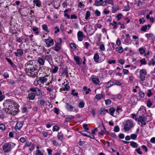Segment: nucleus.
I'll return each mask as SVG.
<instances>
[{
	"label": "nucleus",
	"instance_id": "nucleus-5",
	"mask_svg": "<svg viewBox=\"0 0 155 155\" xmlns=\"http://www.w3.org/2000/svg\"><path fill=\"white\" fill-rule=\"evenodd\" d=\"M133 127V123L130 120H127L126 121V124L124 126V129L126 131H128Z\"/></svg>",
	"mask_w": 155,
	"mask_h": 155
},
{
	"label": "nucleus",
	"instance_id": "nucleus-61",
	"mask_svg": "<svg viewBox=\"0 0 155 155\" xmlns=\"http://www.w3.org/2000/svg\"><path fill=\"white\" fill-rule=\"evenodd\" d=\"M3 76L5 78H7L9 77V75L8 73L5 72L3 74Z\"/></svg>",
	"mask_w": 155,
	"mask_h": 155
},
{
	"label": "nucleus",
	"instance_id": "nucleus-63",
	"mask_svg": "<svg viewBox=\"0 0 155 155\" xmlns=\"http://www.w3.org/2000/svg\"><path fill=\"white\" fill-rule=\"evenodd\" d=\"M19 140L21 142L24 143L25 142L26 139L24 137H22L20 138Z\"/></svg>",
	"mask_w": 155,
	"mask_h": 155
},
{
	"label": "nucleus",
	"instance_id": "nucleus-51",
	"mask_svg": "<svg viewBox=\"0 0 155 155\" xmlns=\"http://www.w3.org/2000/svg\"><path fill=\"white\" fill-rule=\"evenodd\" d=\"M147 26L146 25L144 26H143L141 28V30L145 32L147 29Z\"/></svg>",
	"mask_w": 155,
	"mask_h": 155
},
{
	"label": "nucleus",
	"instance_id": "nucleus-41",
	"mask_svg": "<svg viewBox=\"0 0 155 155\" xmlns=\"http://www.w3.org/2000/svg\"><path fill=\"white\" fill-rule=\"evenodd\" d=\"M16 41L18 42L21 43L22 41L23 38L22 37H21L20 38H19L18 37H17L16 38Z\"/></svg>",
	"mask_w": 155,
	"mask_h": 155
},
{
	"label": "nucleus",
	"instance_id": "nucleus-11",
	"mask_svg": "<svg viewBox=\"0 0 155 155\" xmlns=\"http://www.w3.org/2000/svg\"><path fill=\"white\" fill-rule=\"evenodd\" d=\"M110 4L111 5H114V2L113 0H106L102 2V6H105L107 5V4Z\"/></svg>",
	"mask_w": 155,
	"mask_h": 155
},
{
	"label": "nucleus",
	"instance_id": "nucleus-33",
	"mask_svg": "<svg viewBox=\"0 0 155 155\" xmlns=\"http://www.w3.org/2000/svg\"><path fill=\"white\" fill-rule=\"evenodd\" d=\"M90 15L91 13L89 11H87L85 16V19L86 20H88Z\"/></svg>",
	"mask_w": 155,
	"mask_h": 155
},
{
	"label": "nucleus",
	"instance_id": "nucleus-52",
	"mask_svg": "<svg viewBox=\"0 0 155 155\" xmlns=\"http://www.w3.org/2000/svg\"><path fill=\"white\" fill-rule=\"evenodd\" d=\"M111 101L110 99H107L105 100V103L107 105H109L110 104Z\"/></svg>",
	"mask_w": 155,
	"mask_h": 155
},
{
	"label": "nucleus",
	"instance_id": "nucleus-1",
	"mask_svg": "<svg viewBox=\"0 0 155 155\" xmlns=\"http://www.w3.org/2000/svg\"><path fill=\"white\" fill-rule=\"evenodd\" d=\"M25 71L29 77L38 78V67L34 60L29 61L25 64Z\"/></svg>",
	"mask_w": 155,
	"mask_h": 155
},
{
	"label": "nucleus",
	"instance_id": "nucleus-22",
	"mask_svg": "<svg viewBox=\"0 0 155 155\" xmlns=\"http://www.w3.org/2000/svg\"><path fill=\"white\" fill-rule=\"evenodd\" d=\"M38 62L40 65H43L44 64L45 61L42 58H39L38 59Z\"/></svg>",
	"mask_w": 155,
	"mask_h": 155
},
{
	"label": "nucleus",
	"instance_id": "nucleus-19",
	"mask_svg": "<svg viewBox=\"0 0 155 155\" xmlns=\"http://www.w3.org/2000/svg\"><path fill=\"white\" fill-rule=\"evenodd\" d=\"M146 36L148 39H151L153 41H155V36L151 33L146 34Z\"/></svg>",
	"mask_w": 155,
	"mask_h": 155
},
{
	"label": "nucleus",
	"instance_id": "nucleus-6",
	"mask_svg": "<svg viewBox=\"0 0 155 155\" xmlns=\"http://www.w3.org/2000/svg\"><path fill=\"white\" fill-rule=\"evenodd\" d=\"M48 77V75H47L44 76L40 77L38 79L40 82V85H43L45 83H46L48 81L47 78Z\"/></svg>",
	"mask_w": 155,
	"mask_h": 155
},
{
	"label": "nucleus",
	"instance_id": "nucleus-59",
	"mask_svg": "<svg viewBox=\"0 0 155 155\" xmlns=\"http://www.w3.org/2000/svg\"><path fill=\"white\" fill-rule=\"evenodd\" d=\"M124 8L125 9H124V10L126 11H127L129 10L130 8L129 5H127L126 6H125Z\"/></svg>",
	"mask_w": 155,
	"mask_h": 155
},
{
	"label": "nucleus",
	"instance_id": "nucleus-39",
	"mask_svg": "<svg viewBox=\"0 0 155 155\" xmlns=\"http://www.w3.org/2000/svg\"><path fill=\"white\" fill-rule=\"evenodd\" d=\"M138 50L140 51V54H143L145 52V50L142 48H139Z\"/></svg>",
	"mask_w": 155,
	"mask_h": 155
},
{
	"label": "nucleus",
	"instance_id": "nucleus-28",
	"mask_svg": "<svg viewBox=\"0 0 155 155\" xmlns=\"http://www.w3.org/2000/svg\"><path fill=\"white\" fill-rule=\"evenodd\" d=\"M83 89L85 91V94H88L89 92L91 91V90L90 88H87V87L86 86H84L83 87Z\"/></svg>",
	"mask_w": 155,
	"mask_h": 155
},
{
	"label": "nucleus",
	"instance_id": "nucleus-32",
	"mask_svg": "<svg viewBox=\"0 0 155 155\" xmlns=\"http://www.w3.org/2000/svg\"><path fill=\"white\" fill-rule=\"evenodd\" d=\"M45 58L46 60L49 62L51 59V55H46L45 56Z\"/></svg>",
	"mask_w": 155,
	"mask_h": 155
},
{
	"label": "nucleus",
	"instance_id": "nucleus-20",
	"mask_svg": "<svg viewBox=\"0 0 155 155\" xmlns=\"http://www.w3.org/2000/svg\"><path fill=\"white\" fill-rule=\"evenodd\" d=\"M104 94L101 93L96 94L95 96V98L97 100H100L102 98H104Z\"/></svg>",
	"mask_w": 155,
	"mask_h": 155
},
{
	"label": "nucleus",
	"instance_id": "nucleus-47",
	"mask_svg": "<svg viewBox=\"0 0 155 155\" xmlns=\"http://www.w3.org/2000/svg\"><path fill=\"white\" fill-rule=\"evenodd\" d=\"M87 132L89 133V135H87V137L91 138L92 139H94L95 138L94 136L93 135V134H91L90 133L87 131Z\"/></svg>",
	"mask_w": 155,
	"mask_h": 155
},
{
	"label": "nucleus",
	"instance_id": "nucleus-50",
	"mask_svg": "<svg viewBox=\"0 0 155 155\" xmlns=\"http://www.w3.org/2000/svg\"><path fill=\"white\" fill-rule=\"evenodd\" d=\"M114 131L115 132H118L120 130V128L118 126H116L114 127Z\"/></svg>",
	"mask_w": 155,
	"mask_h": 155
},
{
	"label": "nucleus",
	"instance_id": "nucleus-42",
	"mask_svg": "<svg viewBox=\"0 0 155 155\" xmlns=\"http://www.w3.org/2000/svg\"><path fill=\"white\" fill-rule=\"evenodd\" d=\"M59 129V127L57 125H55L53 126L52 130L53 131H57Z\"/></svg>",
	"mask_w": 155,
	"mask_h": 155
},
{
	"label": "nucleus",
	"instance_id": "nucleus-34",
	"mask_svg": "<svg viewBox=\"0 0 155 155\" xmlns=\"http://www.w3.org/2000/svg\"><path fill=\"white\" fill-rule=\"evenodd\" d=\"M74 118V117L73 116H71L69 117H67L65 118V121L66 122H68L71 120L73 119Z\"/></svg>",
	"mask_w": 155,
	"mask_h": 155
},
{
	"label": "nucleus",
	"instance_id": "nucleus-3",
	"mask_svg": "<svg viewBox=\"0 0 155 155\" xmlns=\"http://www.w3.org/2000/svg\"><path fill=\"white\" fill-rule=\"evenodd\" d=\"M12 144L11 142H9L5 143L2 145V150L5 153H8L11 151L12 148Z\"/></svg>",
	"mask_w": 155,
	"mask_h": 155
},
{
	"label": "nucleus",
	"instance_id": "nucleus-55",
	"mask_svg": "<svg viewBox=\"0 0 155 155\" xmlns=\"http://www.w3.org/2000/svg\"><path fill=\"white\" fill-rule=\"evenodd\" d=\"M139 94L140 95V96L142 98H143L144 97V94L143 92L142 91H140L139 92Z\"/></svg>",
	"mask_w": 155,
	"mask_h": 155
},
{
	"label": "nucleus",
	"instance_id": "nucleus-49",
	"mask_svg": "<svg viewBox=\"0 0 155 155\" xmlns=\"http://www.w3.org/2000/svg\"><path fill=\"white\" fill-rule=\"evenodd\" d=\"M141 64H146L147 63L146 61H145L144 58H143L140 60Z\"/></svg>",
	"mask_w": 155,
	"mask_h": 155
},
{
	"label": "nucleus",
	"instance_id": "nucleus-58",
	"mask_svg": "<svg viewBox=\"0 0 155 155\" xmlns=\"http://www.w3.org/2000/svg\"><path fill=\"white\" fill-rule=\"evenodd\" d=\"M58 67L57 66H55L52 70V72L53 73H56L58 70Z\"/></svg>",
	"mask_w": 155,
	"mask_h": 155
},
{
	"label": "nucleus",
	"instance_id": "nucleus-15",
	"mask_svg": "<svg viewBox=\"0 0 155 155\" xmlns=\"http://www.w3.org/2000/svg\"><path fill=\"white\" fill-rule=\"evenodd\" d=\"M64 87L61 88L60 89V91L62 92L65 91H69L70 89V87L68 84H66L64 85Z\"/></svg>",
	"mask_w": 155,
	"mask_h": 155
},
{
	"label": "nucleus",
	"instance_id": "nucleus-44",
	"mask_svg": "<svg viewBox=\"0 0 155 155\" xmlns=\"http://www.w3.org/2000/svg\"><path fill=\"white\" fill-rule=\"evenodd\" d=\"M130 138L133 140L135 139L137 137V135L135 134H132L130 135Z\"/></svg>",
	"mask_w": 155,
	"mask_h": 155
},
{
	"label": "nucleus",
	"instance_id": "nucleus-38",
	"mask_svg": "<svg viewBox=\"0 0 155 155\" xmlns=\"http://www.w3.org/2000/svg\"><path fill=\"white\" fill-rule=\"evenodd\" d=\"M6 127L5 125L3 124H0V129L2 130H4L5 129Z\"/></svg>",
	"mask_w": 155,
	"mask_h": 155
},
{
	"label": "nucleus",
	"instance_id": "nucleus-37",
	"mask_svg": "<svg viewBox=\"0 0 155 155\" xmlns=\"http://www.w3.org/2000/svg\"><path fill=\"white\" fill-rule=\"evenodd\" d=\"M114 82V84H115L117 85L120 86L122 84L121 82H120L119 81L117 80H115L113 81Z\"/></svg>",
	"mask_w": 155,
	"mask_h": 155
},
{
	"label": "nucleus",
	"instance_id": "nucleus-64",
	"mask_svg": "<svg viewBox=\"0 0 155 155\" xmlns=\"http://www.w3.org/2000/svg\"><path fill=\"white\" fill-rule=\"evenodd\" d=\"M100 114L101 115H104L105 114L104 110L103 109H101L100 110Z\"/></svg>",
	"mask_w": 155,
	"mask_h": 155
},
{
	"label": "nucleus",
	"instance_id": "nucleus-35",
	"mask_svg": "<svg viewBox=\"0 0 155 155\" xmlns=\"http://www.w3.org/2000/svg\"><path fill=\"white\" fill-rule=\"evenodd\" d=\"M70 46L71 48L73 50H75L76 48V45L74 43H70Z\"/></svg>",
	"mask_w": 155,
	"mask_h": 155
},
{
	"label": "nucleus",
	"instance_id": "nucleus-25",
	"mask_svg": "<svg viewBox=\"0 0 155 155\" xmlns=\"http://www.w3.org/2000/svg\"><path fill=\"white\" fill-rule=\"evenodd\" d=\"M130 145L134 148H137L138 146V144L136 142L133 141L130 142Z\"/></svg>",
	"mask_w": 155,
	"mask_h": 155
},
{
	"label": "nucleus",
	"instance_id": "nucleus-8",
	"mask_svg": "<svg viewBox=\"0 0 155 155\" xmlns=\"http://www.w3.org/2000/svg\"><path fill=\"white\" fill-rule=\"evenodd\" d=\"M44 41L48 47H50L54 44L53 40L50 37L48 39H45Z\"/></svg>",
	"mask_w": 155,
	"mask_h": 155
},
{
	"label": "nucleus",
	"instance_id": "nucleus-18",
	"mask_svg": "<svg viewBox=\"0 0 155 155\" xmlns=\"http://www.w3.org/2000/svg\"><path fill=\"white\" fill-rule=\"evenodd\" d=\"M74 60L76 61L77 64L80 65L81 64L82 59L77 56H74Z\"/></svg>",
	"mask_w": 155,
	"mask_h": 155
},
{
	"label": "nucleus",
	"instance_id": "nucleus-45",
	"mask_svg": "<svg viewBox=\"0 0 155 155\" xmlns=\"http://www.w3.org/2000/svg\"><path fill=\"white\" fill-rule=\"evenodd\" d=\"M101 2L100 1H96L95 2V5L96 6H98L100 5H102V2H101L102 3H101Z\"/></svg>",
	"mask_w": 155,
	"mask_h": 155
},
{
	"label": "nucleus",
	"instance_id": "nucleus-31",
	"mask_svg": "<svg viewBox=\"0 0 155 155\" xmlns=\"http://www.w3.org/2000/svg\"><path fill=\"white\" fill-rule=\"evenodd\" d=\"M114 84V82L113 81H109L106 84V87L107 88L110 87L111 86Z\"/></svg>",
	"mask_w": 155,
	"mask_h": 155
},
{
	"label": "nucleus",
	"instance_id": "nucleus-17",
	"mask_svg": "<svg viewBox=\"0 0 155 155\" xmlns=\"http://www.w3.org/2000/svg\"><path fill=\"white\" fill-rule=\"evenodd\" d=\"M23 123V121H20L17 122L15 126V129H20L22 127Z\"/></svg>",
	"mask_w": 155,
	"mask_h": 155
},
{
	"label": "nucleus",
	"instance_id": "nucleus-16",
	"mask_svg": "<svg viewBox=\"0 0 155 155\" xmlns=\"http://www.w3.org/2000/svg\"><path fill=\"white\" fill-rule=\"evenodd\" d=\"M61 48V45L59 43L57 42L55 44V46L54 47V49L56 51L58 52L60 51Z\"/></svg>",
	"mask_w": 155,
	"mask_h": 155
},
{
	"label": "nucleus",
	"instance_id": "nucleus-9",
	"mask_svg": "<svg viewBox=\"0 0 155 155\" xmlns=\"http://www.w3.org/2000/svg\"><path fill=\"white\" fill-rule=\"evenodd\" d=\"M138 121L140 122L141 125V127H143V125H145L146 124V122L145 120V118L142 116H139L138 118Z\"/></svg>",
	"mask_w": 155,
	"mask_h": 155
},
{
	"label": "nucleus",
	"instance_id": "nucleus-2",
	"mask_svg": "<svg viewBox=\"0 0 155 155\" xmlns=\"http://www.w3.org/2000/svg\"><path fill=\"white\" fill-rule=\"evenodd\" d=\"M3 104L4 107L3 110L7 114L15 115L18 112V109L17 107V104L12 100H5Z\"/></svg>",
	"mask_w": 155,
	"mask_h": 155
},
{
	"label": "nucleus",
	"instance_id": "nucleus-26",
	"mask_svg": "<svg viewBox=\"0 0 155 155\" xmlns=\"http://www.w3.org/2000/svg\"><path fill=\"white\" fill-rule=\"evenodd\" d=\"M42 28L47 33L49 32V31L48 29V26L47 25L45 24L43 25H42Z\"/></svg>",
	"mask_w": 155,
	"mask_h": 155
},
{
	"label": "nucleus",
	"instance_id": "nucleus-10",
	"mask_svg": "<svg viewBox=\"0 0 155 155\" xmlns=\"http://www.w3.org/2000/svg\"><path fill=\"white\" fill-rule=\"evenodd\" d=\"M15 55L17 57H20L23 55V52L22 50L20 49H17L16 51L14 52Z\"/></svg>",
	"mask_w": 155,
	"mask_h": 155
},
{
	"label": "nucleus",
	"instance_id": "nucleus-62",
	"mask_svg": "<svg viewBox=\"0 0 155 155\" xmlns=\"http://www.w3.org/2000/svg\"><path fill=\"white\" fill-rule=\"evenodd\" d=\"M95 14L97 16H100V15H101V13H100V12H99L97 10H96L95 12Z\"/></svg>",
	"mask_w": 155,
	"mask_h": 155
},
{
	"label": "nucleus",
	"instance_id": "nucleus-21",
	"mask_svg": "<svg viewBox=\"0 0 155 155\" xmlns=\"http://www.w3.org/2000/svg\"><path fill=\"white\" fill-rule=\"evenodd\" d=\"M33 2L37 7H40L41 5V2L39 0H34Z\"/></svg>",
	"mask_w": 155,
	"mask_h": 155
},
{
	"label": "nucleus",
	"instance_id": "nucleus-56",
	"mask_svg": "<svg viewBox=\"0 0 155 155\" xmlns=\"http://www.w3.org/2000/svg\"><path fill=\"white\" fill-rule=\"evenodd\" d=\"M41 70L44 72L45 71V70H48V68L46 67H42L41 68Z\"/></svg>",
	"mask_w": 155,
	"mask_h": 155
},
{
	"label": "nucleus",
	"instance_id": "nucleus-53",
	"mask_svg": "<svg viewBox=\"0 0 155 155\" xmlns=\"http://www.w3.org/2000/svg\"><path fill=\"white\" fill-rule=\"evenodd\" d=\"M84 103L83 102H81L79 103L78 106L79 107L82 108L84 107Z\"/></svg>",
	"mask_w": 155,
	"mask_h": 155
},
{
	"label": "nucleus",
	"instance_id": "nucleus-23",
	"mask_svg": "<svg viewBox=\"0 0 155 155\" xmlns=\"http://www.w3.org/2000/svg\"><path fill=\"white\" fill-rule=\"evenodd\" d=\"M99 57L98 53H96L94 56V59L95 61L96 62H98L99 61Z\"/></svg>",
	"mask_w": 155,
	"mask_h": 155
},
{
	"label": "nucleus",
	"instance_id": "nucleus-7",
	"mask_svg": "<svg viewBox=\"0 0 155 155\" xmlns=\"http://www.w3.org/2000/svg\"><path fill=\"white\" fill-rule=\"evenodd\" d=\"M147 74L146 71L145 70H141L140 72V77L141 81H143L145 80V76Z\"/></svg>",
	"mask_w": 155,
	"mask_h": 155
},
{
	"label": "nucleus",
	"instance_id": "nucleus-13",
	"mask_svg": "<svg viewBox=\"0 0 155 155\" xmlns=\"http://www.w3.org/2000/svg\"><path fill=\"white\" fill-rule=\"evenodd\" d=\"M35 94L32 92H29L27 98L29 100H34L35 98Z\"/></svg>",
	"mask_w": 155,
	"mask_h": 155
},
{
	"label": "nucleus",
	"instance_id": "nucleus-30",
	"mask_svg": "<svg viewBox=\"0 0 155 155\" xmlns=\"http://www.w3.org/2000/svg\"><path fill=\"white\" fill-rule=\"evenodd\" d=\"M5 59L7 61L10 63L12 67H13L15 66V65L13 63L10 59L7 58H6Z\"/></svg>",
	"mask_w": 155,
	"mask_h": 155
},
{
	"label": "nucleus",
	"instance_id": "nucleus-14",
	"mask_svg": "<svg viewBox=\"0 0 155 155\" xmlns=\"http://www.w3.org/2000/svg\"><path fill=\"white\" fill-rule=\"evenodd\" d=\"M65 107L67 110L71 112L73 111L74 107L71 105L69 104L68 103H66Z\"/></svg>",
	"mask_w": 155,
	"mask_h": 155
},
{
	"label": "nucleus",
	"instance_id": "nucleus-40",
	"mask_svg": "<svg viewBox=\"0 0 155 155\" xmlns=\"http://www.w3.org/2000/svg\"><path fill=\"white\" fill-rule=\"evenodd\" d=\"M119 9V7L118 6L116 7H113L112 12L114 13L117 12V11Z\"/></svg>",
	"mask_w": 155,
	"mask_h": 155
},
{
	"label": "nucleus",
	"instance_id": "nucleus-54",
	"mask_svg": "<svg viewBox=\"0 0 155 155\" xmlns=\"http://www.w3.org/2000/svg\"><path fill=\"white\" fill-rule=\"evenodd\" d=\"M74 90H73L71 91V94L73 95L74 96H77L78 95V93L77 92H74Z\"/></svg>",
	"mask_w": 155,
	"mask_h": 155
},
{
	"label": "nucleus",
	"instance_id": "nucleus-12",
	"mask_svg": "<svg viewBox=\"0 0 155 155\" xmlns=\"http://www.w3.org/2000/svg\"><path fill=\"white\" fill-rule=\"evenodd\" d=\"M78 39L79 41H82L83 40V38L84 35L83 32L81 31H79L77 33Z\"/></svg>",
	"mask_w": 155,
	"mask_h": 155
},
{
	"label": "nucleus",
	"instance_id": "nucleus-27",
	"mask_svg": "<svg viewBox=\"0 0 155 155\" xmlns=\"http://www.w3.org/2000/svg\"><path fill=\"white\" fill-rule=\"evenodd\" d=\"M116 49L117 50V51L120 53H122L124 51L123 49L121 47H117Z\"/></svg>",
	"mask_w": 155,
	"mask_h": 155
},
{
	"label": "nucleus",
	"instance_id": "nucleus-29",
	"mask_svg": "<svg viewBox=\"0 0 155 155\" xmlns=\"http://www.w3.org/2000/svg\"><path fill=\"white\" fill-rule=\"evenodd\" d=\"M115 109L113 107H110L109 110V111L110 112V115L113 116V115L114 114V113L115 112Z\"/></svg>",
	"mask_w": 155,
	"mask_h": 155
},
{
	"label": "nucleus",
	"instance_id": "nucleus-60",
	"mask_svg": "<svg viewBox=\"0 0 155 155\" xmlns=\"http://www.w3.org/2000/svg\"><path fill=\"white\" fill-rule=\"evenodd\" d=\"M109 135L111 137H113L115 138H116L117 137V136L114 134L113 133H111L109 134Z\"/></svg>",
	"mask_w": 155,
	"mask_h": 155
},
{
	"label": "nucleus",
	"instance_id": "nucleus-57",
	"mask_svg": "<svg viewBox=\"0 0 155 155\" xmlns=\"http://www.w3.org/2000/svg\"><path fill=\"white\" fill-rule=\"evenodd\" d=\"M54 111L57 114H59V110L57 107H55L53 109Z\"/></svg>",
	"mask_w": 155,
	"mask_h": 155
},
{
	"label": "nucleus",
	"instance_id": "nucleus-24",
	"mask_svg": "<svg viewBox=\"0 0 155 155\" xmlns=\"http://www.w3.org/2000/svg\"><path fill=\"white\" fill-rule=\"evenodd\" d=\"M92 80L93 82L96 84H99V80L98 78H92Z\"/></svg>",
	"mask_w": 155,
	"mask_h": 155
},
{
	"label": "nucleus",
	"instance_id": "nucleus-36",
	"mask_svg": "<svg viewBox=\"0 0 155 155\" xmlns=\"http://www.w3.org/2000/svg\"><path fill=\"white\" fill-rule=\"evenodd\" d=\"M152 105V103L151 102L150 99H148L147 101V106L149 107H151V106Z\"/></svg>",
	"mask_w": 155,
	"mask_h": 155
},
{
	"label": "nucleus",
	"instance_id": "nucleus-4",
	"mask_svg": "<svg viewBox=\"0 0 155 155\" xmlns=\"http://www.w3.org/2000/svg\"><path fill=\"white\" fill-rule=\"evenodd\" d=\"M30 90L35 94V96L41 97L42 93L41 90L37 87H32L30 89Z\"/></svg>",
	"mask_w": 155,
	"mask_h": 155
},
{
	"label": "nucleus",
	"instance_id": "nucleus-48",
	"mask_svg": "<svg viewBox=\"0 0 155 155\" xmlns=\"http://www.w3.org/2000/svg\"><path fill=\"white\" fill-rule=\"evenodd\" d=\"M40 82L38 79L37 80H35L34 82V84L36 86H37L38 84L40 85Z\"/></svg>",
	"mask_w": 155,
	"mask_h": 155
},
{
	"label": "nucleus",
	"instance_id": "nucleus-43",
	"mask_svg": "<svg viewBox=\"0 0 155 155\" xmlns=\"http://www.w3.org/2000/svg\"><path fill=\"white\" fill-rule=\"evenodd\" d=\"M117 23L116 21H114L113 23H110V24L111 25L113 26L114 28H116L117 27Z\"/></svg>",
	"mask_w": 155,
	"mask_h": 155
},
{
	"label": "nucleus",
	"instance_id": "nucleus-46",
	"mask_svg": "<svg viewBox=\"0 0 155 155\" xmlns=\"http://www.w3.org/2000/svg\"><path fill=\"white\" fill-rule=\"evenodd\" d=\"M36 155H43L40 150H37L35 152Z\"/></svg>",
	"mask_w": 155,
	"mask_h": 155
}]
</instances>
